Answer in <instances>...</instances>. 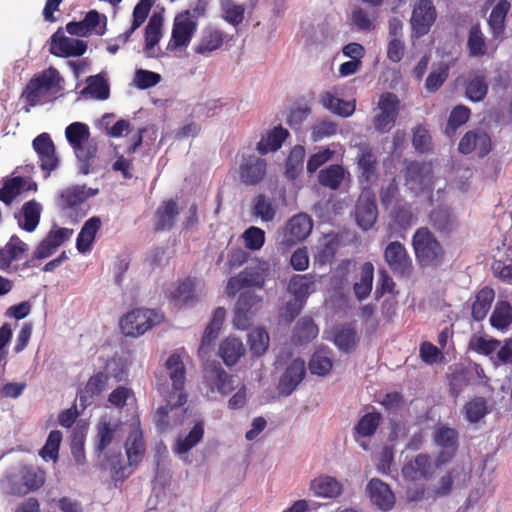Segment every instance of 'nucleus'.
Segmentation results:
<instances>
[{
    "label": "nucleus",
    "mask_w": 512,
    "mask_h": 512,
    "mask_svg": "<svg viewBox=\"0 0 512 512\" xmlns=\"http://www.w3.org/2000/svg\"><path fill=\"white\" fill-rule=\"evenodd\" d=\"M225 33L218 29H205L203 35L195 47V53L206 55L219 49L225 40Z\"/></svg>",
    "instance_id": "58836bf2"
},
{
    "label": "nucleus",
    "mask_w": 512,
    "mask_h": 512,
    "mask_svg": "<svg viewBox=\"0 0 512 512\" xmlns=\"http://www.w3.org/2000/svg\"><path fill=\"white\" fill-rule=\"evenodd\" d=\"M63 78L54 67L35 74L26 84L21 97L30 106L55 100L62 91Z\"/></svg>",
    "instance_id": "f257e3e1"
},
{
    "label": "nucleus",
    "mask_w": 512,
    "mask_h": 512,
    "mask_svg": "<svg viewBox=\"0 0 512 512\" xmlns=\"http://www.w3.org/2000/svg\"><path fill=\"white\" fill-rule=\"evenodd\" d=\"M288 137V130L278 125L262 136L261 140L257 143L256 149L261 155L275 152L281 148Z\"/></svg>",
    "instance_id": "c756f323"
},
{
    "label": "nucleus",
    "mask_w": 512,
    "mask_h": 512,
    "mask_svg": "<svg viewBox=\"0 0 512 512\" xmlns=\"http://www.w3.org/2000/svg\"><path fill=\"white\" fill-rule=\"evenodd\" d=\"M318 179L322 186L335 190L339 188L344 179V169L337 164L330 165L320 171Z\"/></svg>",
    "instance_id": "5fc2aeb1"
},
{
    "label": "nucleus",
    "mask_w": 512,
    "mask_h": 512,
    "mask_svg": "<svg viewBox=\"0 0 512 512\" xmlns=\"http://www.w3.org/2000/svg\"><path fill=\"white\" fill-rule=\"evenodd\" d=\"M87 50L84 41L66 37L60 30L51 36L50 53L58 57L81 56Z\"/></svg>",
    "instance_id": "4be33fe9"
},
{
    "label": "nucleus",
    "mask_w": 512,
    "mask_h": 512,
    "mask_svg": "<svg viewBox=\"0 0 512 512\" xmlns=\"http://www.w3.org/2000/svg\"><path fill=\"white\" fill-rule=\"evenodd\" d=\"M389 218V238H404L405 232L417 222V214L414 212L412 204L404 200L396 201L389 213Z\"/></svg>",
    "instance_id": "9d476101"
},
{
    "label": "nucleus",
    "mask_w": 512,
    "mask_h": 512,
    "mask_svg": "<svg viewBox=\"0 0 512 512\" xmlns=\"http://www.w3.org/2000/svg\"><path fill=\"white\" fill-rule=\"evenodd\" d=\"M314 278L309 274L294 275L288 284V291L293 294L294 298L306 302L309 294L314 286Z\"/></svg>",
    "instance_id": "49530a36"
},
{
    "label": "nucleus",
    "mask_w": 512,
    "mask_h": 512,
    "mask_svg": "<svg viewBox=\"0 0 512 512\" xmlns=\"http://www.w3.org/2000/svg\"><path fill=\"white\" fill-rule=\"evenodd\" d=\"M467 48L469 54L473 57H480L486 54V37L482 33L479 25H474L470 28L467 40Z\"/></svg>",
    "instance_id": "864d4df0"
},
{
    "label": "nucleus",
    "mask_w": 512,
    "mask_h": 512,
    "mask_svg": "<svg viewBox=\"0 0 512 512\" xmlns=\"http://www.w3.org/2000/svg\"><path fill=\"white\" fill-rule=\"evenodd\" d=\"M512 323V306L508 301H498L490 317L492 327L503 330Z\"/></svg>",
    "instance_id": "3c124183"
},
{
    "label": "nucleus",
    "mask_w": 512,
    "mask_h": 512,
    "mask_svg": "<svg viewBox=\"0 0 512 512\" xmlns=\"http://www.w3.org/2000/svg\"><path fill=\"white\" fill-rule=\"evenodd\" d=\"M94 193L86 192L84 185H74L64 189L58 197V206L62 210L74 208L85 202Z\"/></svg>",
    "instance_id": "72a5a7b5"
},
{
    "label": "nucleus",
    "mask_w": 512,
    "mask_h": 512,
    "mask_svg": "<svg viewBox=\"0 0 512 512\" xmlns=\"http://www.w3.org/2000/svg\"><path fill=\"white\" fill-rule=\"evenodd\" d=\"M65 136L73 148L90 139V130L87 124L82 122H73L65 129Z\"/></svg>",
    "instance_id": "13d9d810"
},
{
    "label": "nucleus",
    "mask_w": 512,
    "mask_h": 512,
    "mask_svg": "<svg viewBox=\"0 0 512 512\" xmlns=\"http://www.w3.org/2000/svg\"><path fill=\"white\" fill-rule=\"evenodd\" d=\"M61 441L62 433L59 430H52L47 437L45 445L40 450L39 455L45 461H57Z\"/></svg>",
    "instance_id": "0e129e2a"
},
{
    "label": "nucleus",
    "mask_w": 512,
    "mask_h": 512,
    "mask_svg": "<svg viewBox=\"0 0 512 512\" xmlns=\"http://www.w3.org/2000/svg\"><path fill=\"white\" fill-rule=\"evenodd\" d=\"M226 310L223 307H218L213 312V317L207 325L202 336L199 353L204 351L205 347H209L211 343L217 338L219 331L225 320Z\"/></svg>",
    "instance_id": "c03bdc74"
},
{
    "label": "nucleus",
    "mask_w": 512,
    "mask_h": 512,
    "mask_svg": "<svg viewBox=\"0 0 512 512\" xmlns=\"http://www.w3.org/2000/svg\"><path fill=\"white\" fill-rule=\"evenodd\" d=\"M471 116V110L465 105H456L450 112L446 127L445 134L452 138L455 136L457 130L462 125L466 124Z\"/></svg>",
    "instance_id": "de8ad7c7"
},
{
    "label": "nucleus",
    "mask_w": 512,
    "mask_h": 512,
    "mask_svg": "<svg viewBox=\"0 0 512 512\" xmlns=\"http://www.w3.org/2000/svg\"><path fill=\"white\" fill-rule=\"evenodd\" d=\"M437 18L436 8L431 0H418L414 5L411 26L416 37L426 35Z\"/></svg>",
    "instance_id": "ddd939ff"
},
{
    "label": "nucleus",
    "mask_w": 512,
    "mask_h": 512,
    "mask_svg": "<svg viewBox=\"0 0 512 512\" xmlns=\"http://www.w3.org/2000/svg\"><path fill=\"white\" fill-rule=\"evenodd\" d=\"M384 260L391 272L398 278H409L413 273V262L405 248L399 241L390 242L384 249Z\"/></svg>",
    "instance_id": "1a4fd4ad"
},
{
    "label": "nucleus",
    "mask_w": 512,
    "mask_h": 512,
    "mask_svg": "<svg viewBox=\"0 0 512 512\" xmlns=\"http://www.w3.org/2000/svg\"><path fill=\"white\" fill-rule=\"evenodd\" d=\"M269 335L263 328H255L248 334L250 352L254 356H262L269 347Z\"/></svg>",
    "instance_id": "4d7b16f0"
},
{
    "label": "nucleus",
    "mask_w": 512,
    "mask_h": 512,
    "mask_svg": "<svg viewBox=\"0 0 512 512\" xmlns=\"http://www.w3.org/2000/svg\"><path fill=\"white\" fill-rule=\"evenodd\" d=\"M198 22L190 10L178 14L173 23L171 38L168 42V50H176L181 47H187L196 30Z\"/></svg>",
    "instance_id": "6e6552de"
},
{
    "label": "nucleus",
    "mask_w": 512,
    "mask_h": 512,
    "mask_svg": "<svg viewBox=\"0 0 512 512\" xmlns=\"http://www.w3.org/2000/svg\"><path fill=\"white\" fill-rule=\"evenodd\" d=\"M458 150L464 155L476 152L480 158H483L492 150V141L485 131L480 129L470 130L460 139Z\"/></svg>",
    "instance_id": "dca6fc26"
},
{
    "label": "nucleus",
    "mask_w": 512,
    "mask_h": 512,
    "mask_svg": "<svg viewBox=\"0 0 512 512\" xmlns=\"http://www.w3.org/2000/svg\"><path fill=\"white\" fill-rule=\"evenodd\" d=\"M244 353L242 341L235 337H227L219 347V355L227 366L235 365Z\"/></svg>",
    "instance_id": "c9c22d12"
},
{
    "label": "nucleus",
    "mask_w": 512,
    "mask_h": 512,
    "mask_svg": "<svg viewBox=\"0 0 512 512\" xmlns=\"http://www.w3.org/2000/svg\"><path fill=\"white\" fill-rule=\"evenodd\" d=\"M132 426L124 447L129 466H137L145 455L146 445L139 419H136Z\"/></svg>",
    "instance_id": "5701e85b"
},
{
    "label": "nucleus",
    "mask_w": 512,
    "mask_h": 512,
    "mask_svg": "<svg viewBox=\"0 0 512 512\" xmlns=\"http://www.w3.org/2000/svg\"><path fill=\"white\" fill-rule=\"evenodd\" d=\"M33 149L39 158V166L45 172V176H50L59 165V159L56 156L55 145L48 133H42L34 138L32 142Z\"/></svg>",
    "instance_id": "2eb2a0df"
},
{
    "label": "nucleus",
    "mask_w": 512,
    "mask_h": 512,
    "mask_svg": "<svg viewBox=\"0 0 512 512\" xmlns=\"http://www.w3.org/2000/svg\"><path fill=\"white\" fill-rule=\"evenodd\" d=\"M511 4L507 0H500L492 9L488 18V25L495 38L503 35L505 31V20Z\"/></svg>",
    "instance_id": "ea45409f"
},
{
    "label": "nucleus",
    "mask_w": 512,
    "mask_h": 512,
    "mask_svg": "<svg viewBox=\"0 0 512 512\" xmlns=\"http://www.w3.org/2000/svg\"><path fill=\"white\" fill-rule=\"evenodd\" d=\"M109 381V375L104 372H97L92 375L85 387L80 389L77 398L79 400L80 406L83 409L91 405L96 396H99L106 388Z\"/></svg>",
    "instance_id": "393cba45"
},
{
    "label": "nucleus",
    "mask_w": 512,
    "mask_h": 512,
    "mask_svg": "<svg viewBox=\"0 0 512 512\" xmlns=\"http://www.w3.org/2000/svg\"><path fill=\"white\" fill-rule=\"evenodd\" d=\"M305 375V361L300 358L293 359L279 379L277 386L279 393L283 396L290 395L303 381Z\"/></svg>",
    "instance_id": "aec40b11"
},
{
    "label": "nucleus",
    "mask_w": 512,
    "mask_h": 512,
    "mask_svg": "<svg viewBox=\"0 0 512 512\" xmlns=\"http://www.w3.org/2000/svg\"><path fill=\"white\" fill-rule=\"evenodd\" d=\"M494 298L495 292L489 286H485L477 292L475 300L471 306V316L473 320L479 322L485 319L491 308Z\"/></svg>",
    "instance_id": "2f4dec72"
},
{
    "label": "nucleus",
    "mask_w": 512,
    "mask_h": 512,
    "mask_svg": "<svg viewBox=\"0 0 512 512\" xmlns=\"http://www.w3.org/2000/svg\"><path fill=\"white\" fill-rule=\"evenodd\" d=\"M381 421V415L378 412L366 413L363 415L354 430L360 437H370L375 434Z\"/></svg>",
    "instance_id": "bf43d9fd"
},
{
    "label": "nucleus",
    "mask_w": 512,
    "mask_h": 512,
    "mask_svg": "<svg viewBox=\"0 0 512 512\" xmlns=\"http://www.w3.org/2000/svg\"><path fill=\"white\" fill-rule=\"evenodd\" d=\"M413 147L421 152H429L432 148V138L428 129L424 125H418L413 129L412 137Z\"/></svg>",
    "instance_id": "774afa93"
},
{
    "label": "nucleus",
    "mask_w": 512,
    "mask_h": 512,
    "mask_svg": "<svg viewBox=\"0 0 512 512\" xmlns=\"http://www.w3.org/2000/svg\"><path fill=\"white\" fill-rule=\"evenodd\" d=\"M501 342L495 338H486L484 336L473 335L469 341V349L472 351L488 356L500 347Z\"/></svg>",
    "instance_id": "69168bd1"
},
{
    "label": "nucleus",
    "mask_w": 512,
    "mask_h": 512,
    "mask_svg": "<svg viewBox=\"0 0 512 512\" xmlns=\"http://www.w3.org/2000/svg\"><path fill=\"white\" fill-rule=\"evenodd\" d=\"M312 228L313 223L309 215L305 213L294 215L285 226L283 243L291 246L305 240L311 233Z\"/></svg>",
    "instance_id": "a211bd4d"
},
{
    "label": "nucleus",
    "mask_w": 512,
    "mask_h": 512,
    "mask_svg": "<svg viewBox=\"0 0 512 512\" xmlns=\"http://www.w3.org/2000/svg\"><path fill=\"white\" fill-rule=\"evenodd\" d=\"M466 419L470 423L480 421L488 413L487 401L483 397H474L464 406Z\"/></svg>",
    "instance_id": "e2e57ef3"
},
{
    "label": "nucleus",
    "mask_w": 512,
    "mask_h": 512,
    "mask_svg": "<svg viewBox=\"0 0 512 512\" xmlns=\"http://www.w3.org/2000/svg\"><path fill=\"white\" fill-rule=\"evenodd\" d=\"M267 276V268L262 264L247 266L237 276L229 278L226 286L228 296H235L243 288L258 287L262 288Z\"/></svg>",
    "instance_id": "9b49d317"
},
{
    "label": "nucleus",
    "mask_w": 512,
    "mask_h": 512,
    "mask_svg": "<svg viewBox=\"0 0 512 512\" xmlns=\"http://www.w3.org/2000/svg\"><path fill=\"white\" fill-rule=\"evenodd\" d=\"M117 427V424H112L103 419L98 422L94 439L97 452H104L112 444Z\"/></svg>",
    "instance_id": "a18cd8bd"
},
{
    "label": "nucleus",
    "mask_w": 512,
    "mask_h": 512,
    "mask_svg": "<svg viewBox=\"0 0 512 512\" xmlns=\"http://www.w3.org/2000/svg\"><path fill=\"white\" fill-rule=\"evenodd\" d=\"M412 247L420 266L428 267L441 264L444 249L427 227H420L415 231L412 237Z\"/></svg>",
    "instance_id": "f03ea898"
},
{
    "label": "nucleus",
    "mask_w": 512,
    "mask_h": 512,
    "mask_svg": "<svg viewBox=\"0 0 512 512\" xmlns=\"http://www.w3.org/2000/svg\"><path fill=\"white\" fill-rule=\"evenodd\" d=\"M374 277V266L371 262H365L361 266L360 281L353 286L355 296L358 300L367 298L372 290Z\"/></svg>",
    "instance_id": "09e8293b"
},
{
    "label": "nucleus",
    "mask_w": 512,
    "mask_h": 512,
    "mask_svg": "<svg viewBox=\"0 0 512 512\" xmlns=\"http://www.w3.org/2000/svg\"><path fill=\"white\" fill-rule=\"evenodd\" d=\"M73 151L79 162L80 172L84 175L89 174L98 153L97 141L90 138L81 143L78 147L73 148Z\"/></svg>",
    "instance_id": "c85d7f7f"
},
{
    "label": "nucleus",
    "mask_w": 512,
    "mask_h": 512,
    "mask_svg": "<svg viewBox=\"0 0 512 512\" xmlns=\"http://www.w3.org/2000/svg\"><path fill=\"white\" fill-rule=\"evenodd\" d=\"M319 103L327 110L341 117H349L355 111L354 102L340 99L329 91H324L319 95Z\"/></svg>",
    "instance_id": "473e14b6"
},
{
    "label": "nucleus",
    "mask_w": 512,
    "mask_h": 512,
    "mask_svg": "<svg viewBox=\"0 0 512 512\" xmlns=\"http://www.w3.org/2000/svg\"><path fill=\"white\" fill-rule=\"evenodd\" d=\"M163 321V315L152 309H135L120 319V328L126 336L143 335Z\"/></svg>",
    "instance_id": "20e7f679"
},
{
    "label": "nucleus",
    "mask_w": 512,
    "mask_h": 512,
    "mask_svg": "<svg viewBox=\"0 0 512 512\" xmlns=\"http://www.w3.org/2000/svg\"><path fill=\"white\" fill-rule=\"evenodd\" d=\"M204 436V424L203 422H197L191 431L184 438L179 437L177 439L174 451L177 454H184L190 451L196 446Z\"/></svg>",
    "instance_id": "8fccbe9b"
},
{
    "label": "nucleus",
    "mask_w": 512,
    "mask_h": 512,
    "mask_svg": "<svg viewBox=\"0 0 512 512\" xmlns=\"http://www.w3.org/2000/svg\"><path fill=\"white\" fill-rule=\"evenodd\" d=\"M370 501L381 511H390L396 502L395 495L390 486L379 478H372L366 487Z\"/></svg>",
    "instance_id": "412c9836"
},
{
    "label": "nucleus",
    "mask_w": 512,
    "mask_h": 512,
    "mask_svg": "<svg viewBox=\"0 0 512 512\" xmlns=\"http://www.w3.org/2000/svg\"><path fill=\"white\" fill-rule=\"evenodd\" d=\"M252 212L263 222H271L276 215V205L265 195L259 194L254 198Z\"/></svg>",
    "instance_id": "603ef678"
},
{
    "label": "nucleus",
    "mask_w": 512,
    "mask_h": 512,
    "mask_svg": "<svg viewBox=\"0 0 512 512\" xmlns=\"http://www.w3.org/2000/svg\"><path fill=\"white\" fill-rule=\"evenodd\" d=\"M45 483V472L39 467L26 465L19 469L17 475L9 478V493L23 496L36 491Z\"/></svg>",
    "instance_id": "423d86ee"
},
{
    "label": "nucleus",
    "mask_w": 512,
    "mask_h": 512,
    "mask_svg": "<svg viewBox=\"0 0 512 512\" xmlns=\"http://www.w3.org/2000/svg\"><path fill=\"white\" fill-rule=\"evenodd\" d=\"M233 382V376L228 374L219 362L213 361L205 365L203 384L208 398H215L216 392L222 396L228 395L235 389Z\"/></svg>",
    "instance_id": "39448f33"
},
{
    "label": "nucleus",
    "mask_w": 512,
    "mask_h": 512,
    "mask_svg": "<svg viewBox=\"0 0 512 512\" xmlns=\"http://www.w3.org/2000/svg\"><path fill=\"white\" fill-rule=\"evenodd\" d=\"M432 226L440 233H449L453 229L454 220L450 210L446 207H437L430 213Z\"/></svg>",
    "instance_id": "6e6d98bb"
},
{
    "label": "nucleus",
    "mask_w": 512,
    "mask_h": 512,
    "mask_svg": "<svg viewBox=\"0 0 512 512\" xmlns=\"http://www.w3.org/2000/svg\"><path fill=\"white\" fill-rule=\"evenodd\" d=\"M377 107L379 112L373 117V126L381 134L388 133L398 118L400 100L396 94L384 92L379 97Z\"/></svg>",
    "instance_id": "0eeeda50"
},
{
    "label": "nucleus",
    "mask_w": 512,
    "mask_h": 512,
    "mask_svg": "<svg viewBox=\"0 0 512 512\" xmlns=\"http://www.w3.org/2000/svg\"><path fill=\"white\" fill-rule=\"evenodd\" d=\"M355 217L358 226L363 230H369L376 223L378 208L373 192L366 191L359 196L355 206Z\"/></svg>",
    "instance_id": "f3484780"
},
{
    "label": "nucleus",
    "mask_w": 512,
    "mask_h": 512,
    "mask_svg": "<svg viewBox=\"0 0 512 512\" xmlns=\"http://www.w3.org/2000/svg\"><path fill=\"white\" fill-rule=\"evenodd\" d=\"M221 10L223 18L233 26L242 23L244 19L245 8L241 4L235 3L233 0H221Z\"/></svg>",
    "instance_id": "338daca9"
},
{
    "label": "nucleus",
    "mask_w": 512,
    "mask_h": 512,
    "mask_svg": "<svg viewBox=\"0 0 512 512\" xmlns=\"http://www.w3.org/2000/svg\"><path fill=\"white\" fill-rule=\"evenodd\" d=\"M165 371L172 382L173 391L170 393L167 402L172 407H180L187 401V394L184 391L186 382V367L178 352L171 353L165 361Z\"/></svg>",
    "instance_id": "7ed1b4c3"
},
{
    "label": "nucleus",
    "mask_w": 512,
    "mask_h": 512,
    "mask_svg": "<svg viewBox=\"0 0 512 512\" xmlns=\"http://www.w3.org/2000/svg\"><path fill=\"white\" fill-rule=\"evenodd\" d=\"M28 251V245L17 235H12L0 249V270L7 271L13 261H17Z\"/></svg>",
    "instance_id": "a878e982"
},
{
    "label": "nucleus",
    "mask_w": 512,
    "mask_h": 512,
    "mask_svg": "<svg viewBox=\"0 0 512 512\" xmlns=\"http://www.w3.org/2000/svg\"><path fill=\"white\" fill-rule=\"evenodd\" d=\"M42 207L35 199L25 202L18 214H15L18 226L26 232H33L41 217Z\"/></svg>",
    "instance_id": "bb28decb"
},
{
    "label": "nucleus",
    "mask_w": 512,
    "mask_h": 512,
    "mask_svg": "<svg viewBox=\"0 0 512 512\" xmlns=\"http://www.w3.org/2000/svg\"><path fill=\"white\" fill-rule=\"evenodd\" d=\"M306 151L304 146L295 145L285 163V176L289 180H295L303 172Z\"/></svg>",
    "instance_id": "37998d69"
},
{
    "label": "nucleus",
    "mask_w": 512,
    "mask_h": 512,
    "mask_svg": "<svg viewBox=\"0 0 512 512\" xmlns=\"http://www.w3.org/2000/svg\"><path fill=\"white\" fill-rule=\"evenodd\" d=\"M488 93L486 76L482 72L473 73L465 84V96L473 102L482 101Z\"/></svg>",
    "instance_id": "79ce46f5"
},
{
    "label": "nucleus",
    "mask_w": 512,
    "mask_h": 512,
    "mask_svg": "<svg viewBox=\"0 0 512 512\" xmlns=\"http://www.w3.org/2000/svg\"><path fill=\"white\" fill-rule=\"evenodd\" d=\"M267 175V162L256 155H244L239 165V178L246 186L261 184Z\"/></svg>",
    "instance_id": "4468645a"
},
{
    "label": "nucleus",
    "mask_w": 512,
    "mask_h": 512,
    "mask_svg": "<svg viewBox=\"0 0 512 512\" xmlns=\"http://www.w3.org/2000/svg\"><path fill=\"white\" fill-rule=\"evenodd\" d=\"M38 185L31 178L23 176L5 177L0 188V201L10 206L13 201L25 191L36 192Z\"/></svg>",
    "instance_id": "6ab92c4d"
},
{
    "label": "nucleus",
    "mask_w": 512,
    "mask_h": 512,
    "mask_svg": "<svg viewBox=\"0 0 512 512\" xmlns=\"http://www.w3.org/2000/svg\"><path fill=\"white\" fill-rule=\"evenodd\" d=\"M435 472V464L430 455L418 454L414 460L405 463L402 467V475L405 479L416 481L430 479Z\"/></svg>",
    "instance_id": "b1692460"
},
{
    "label": "nucleus",
    "mask_w": 512,
    "mask_h": 512,
    "mask_svg": "<svg viewBox=\"0 0 512 512\" xmlns=\"http://www.w3.org/2000/svg\"><path fill=\"white\" fill-rule=\"evenodd\" d=\"M162 18L153 15L145 27V47L144 50L148 57H155V46L162 37Z\"/></svg>",
    "instance_id": "a19ab883"
},
{
    "label": "nucleus",
    "mask_w": 512,
    "mask_h": 512,
    "mask_svg": "<svg viewBox=\"0 0 512 512\" xmlns=\"http://www.w3.org/2000/svg\"><path fill=\"white\" fill-rule=\"evenodd\" d=\"M459 433L456 429L440 426L434 433V442L441 448L458 449Z\"/></svg>",
    "instance_id": "680f3d73"
},
{
    "label": "nucleus",
    "mask_w": 512,
    "mask_h": 512,
    "mask_svg": "<svg viewBox=\"0 0 512 512\" xmlns=\"http://www.w3.org/2000/svg\"><path fill=\"white\" fill-rule=\"evenodd\" d=\"M87 86L80 92L82 97H91L97 100H106L110 95L107 80L101 74L89 76L86 79Z\"/></svg>",
    "instance_id": "4c0bfd02"
},
{
    "label": "nucleus",
    "mask_w": 512,
    "mask_h": 512,
    "mask_svg": "<svg viewBox=\"0 0 512 512\" xmlns=\"http://www.w3.org/2000/svg\"><path fill=\"white\" fill-rule=\"evenodd\" d=\"M472 380L473 373L467 368H462L453 372L449 382V391L451 396L455 398L458 397L463 389L472 383Z\"/></svg>",
    "instance_id": "052dcab7"
},
{
    "label": "nucleus",
    "mask_w": 512,
    "mask_h": 512,
    "mask_svg": "<svg viewBox=\"0 0 512 512\" xmlns=\"http://www.w3.org/2000/svg\"><path fill=\"white\" fill-rule=\"evenodd\" d=\"M179 214L178 205L176 201L170 199L163 202L156 210L155 213V227L156 232L170 230Z\"/></svg>",
    "instance_id": "7c9ffc66"
},
{
    "label": "nucleus",
    "mask_w": 512,
    "mask_h": 512,
    "mask_svg": "<svg viewBox=\"0 0 512 512\" xmlns=\"http://www.w3.org/2000/svg\"><path fill=\"white\" fill-rule=\"evenodd\" d=\"M262 298L252 291L242 292L236 302L233 323L241 330L248 329L255 313L261 307Z\"/></svg>",
    "instance_id": "f8f14e48"
},
{
    "label": "nucleus",
    "mask_w": 512,
    "mask_h": 512,
    "mask_svg": "<svg viewBox=\"0 0 512 512\" xmlns=\"http://www.w3.org/2000/svg\"><path fill=\"white\" fill-rule=\"evenodd\" d=\"M100 227L101 219L97 216L91 217L84 223L76 240V247L79 252L86 253L91 250Z\"/></svg>",
    "instance_id": "f704fd0d"
},
{
    "label": "nucleus",
    "mask_w": 512,
    "mask_h": 512,
    "mask_svg": "<svg viewBox=\"0 0 512 512\" xmlns=\"http://www.w3.org/2000/svg\"><path fill=\"white\" fill-rule=\"evenodd\" d=\"M318 333L319 328L312 317L304 316L298 320L293 329L292 341L295 344L308 343L315 339Z\"/></svg>",
    "instance_id": "e433bc0d"
},
{
    "label": "nucleus",
    "mask_w": 512,
    "mask_h": 512,
    "mask_svg": "<svg viewBox=\"0 0 512 512\" xmlns=\"http://www.w3.org/2000/svg\"><path fill=\"white\" fill-rule=\"evenodd\" d=\"M310 489L317 497L336 498L341 495L343 486L332 476L320 475L311 481Z\"/></svg>",
    "instance_id": "cd10ccee"
}]
</instances>
